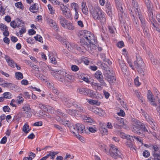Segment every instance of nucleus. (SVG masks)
Segmentation results:
<instances>
[{
    "instance_id": "2",
    "label": "nucleus",
    "mask_w": 160,
    "mask_h": 160,
    "mask_svg": "<svg viewBox=\"0 0 160 160\" xmlns=\"http://www.w3.org/2000/svg\"><path fill=\"white\" fill-rule=\"evenodd\" d=\"M132 131L142 136H144L148 132L145 125L139 120L133 118L132 120Z\"/></svg>"
},
{
    "instance_id": "43",
    "label": "nucleus",
    "mask_w": 160,
    "mask_h": 160,
    "mask_svg": "<svg viewBox=\"0 0 160 160\" xmlns=\"http://www.w3.org/2000/svg\"><path fill=\"white\" fill-rule=\"evenodd\" d=\"M48 97L51 98L52 100L57 102L58 101V97L55 95H54L52 94H50L48 95Z\"/></svg>"
},
{
    "instance_id": "48",
    "label": "nucleus",
    "mask_w": 160,
    "mask_h": 160,
    "mask_svg": "<svg viewBox=\"0 0 160 160\" xmlns=\"http://www.w3.org/2000/svg\"><path fill=\"white\" fill-rule=\"evenodd\" d=\"M4 98L7 99L11 98V95L9 92H5L3 94Z\"/></svg>"
},
{
    "instance_id": "44",
    "label": "nucleus",
    "mask_w": 160,
    "mask_h": 160,
    "mask_svg": "<svg viewBox=\"0 0 160 160\" xmlns=\"http://www.w3.org/2000/svg\"><path fill=\"white\" fill-rule=\"evenodd\" d=\"M34 38L36 41L41 42H43V41L42 40V38L40 35L37 34L36 36L34 37Z\"/></svg>"
},
{
    "instance_id": "7",
    "label": "nucleus",
    "mask_w": 160,
    "mask_h": 160,
    "mask_svg": "<svg viewBox=\"0 0 160 160\" xmlns=\"http://www.w3.org/2000/svg\"><path fill=\"white\" fill-rule=\"evenodd\" d=\"M136 61L134 62V68L138 69L139 68L144 67L145 64L139 55H136Z\"/></svg>"
},
{
    "instance_id": "6",
    "label": "nucleus",
    "mask_w": 160,
    "mask_h": 160,
    "mask_svg": "<svg viewBox=\"0 0 160 160\" xmlns=\"http://www.w3.org/2000/svg\"><path fill=\"white\" fill-rule=\"evenodd\" d=\"M141 23V26L143 30V32L145 37L149 38L150 37V34L149 33V30L145 22V19L143 17H139Z\"/></svg>"
},
{
    "instance_id": "21",
    "label": "nucleus",
    "mask_w": 160,
    "mask_h": 160,
    "mask_svg": "<svg viewBox=\"0 0 160 160\" xmlns=\"http://www.w3.org/2000/svg\"><path fill=\"white\" fill-rule=\"evenodd\" d=\"M69 128L71 132L78 137V132L76 128V125H75V126H70L69 127Z\"/></svg>"
},
{
    "instance_id": "31",
    "label": "nucleus",
    "mask_w": 160,
    "mask_h": 160,
    "mask_svg": "<svg viewBox=\"0 0 160 160\" xmlns=\"http://www.w3.org/2000/svg\"><path fill=\"white\" fill-rule=\"evenodd\" d=\"M89 110L94 112L95 113L98 114V115L100 116V112H99V109H97L95 107H90L89 108Z\"/></svg>"
},
{
    "instance_id": "61",
    "label": "nucleus",
    "mask_w": 160,
    "mask_h": 160,
    "mask_svg": "<svg viewBox=\"0 0 160 160\" xmlns=\"http://www.w3.org/2000/svg\"><path fill=\"white\" fill-rule=\"evenodd\" d=\"M134 82L135 84L137 86H139L141 84L140 83L139 81L138 77H137L134 79Z\"/></svg>"
},
{
    "instance_id": "42",
    "label": "nucleus",
    "mask_w": 160,
    "mask_h": 160,
    "mask_svg": "<svg viewBox=\"0 0 160 160\" xmlns=\"http://www.w3.org/2000/svg\"><path fill=\"white\" fill-rule=\"evenodd\" d=\"M146 119L151 125L152 126L153 125L154 126H155L154 123V120L150 117L149 116H148V117L147 118V119Z\"/></svg>"
},
{
    "instance_id": "5",
    "label": "nucleus",
    "mask_w": 160,
    "mask_h": 160,
    "mask_svg": "<svg viewBox=\"0 0 160 160\" xmlns=\"http://www.w3.org/2000/svg\"><path fill=\"white\" fill-rule=\"evenodd\" d=\"M104 75L110 84L116 81V78L114 75V73H113L112 70L108 71V72H104Z\"/></svg>"
},
{
    "instance_id": "1",
    "label": "nucleus",
    "mask_w": 160,
    "mask_h": 160,
    "mask_svg": "<svg viewBox=\"0 0 160 160\" xmlns=\"http://www.w3.org/2000/svg\"><path fill=\"white\" fill-rule=\"evenodd\" d=\"M81 34L82 37L81 39L80 42L85 49L89 50V48L91 50L92 49H97L98 47L95 45L97 42L96 39L93 34L86 30L83 31Z\"/></svg>"
},
{
    "instance_id": "39",
    "label": "nucleus",
    "mask_w": 160,
    "mask_h": 160,
    "mask_svg": "<svg viewBox=\"0 0 160 160\" xmlns=\"http://www.w3.org/2000/svg\"><path fill=\"white\" fill-rule=\"evenodd\" d=\"M29 128V126L28 125L26 124H25L23 126L22 128L23 131L26 133H28L30 131Z\"/></svg>"
},
{
    "instance_id": "57",
    "label": "nucleus",
    "mask_w": 160,
    "mask_h": 160,
    "mask_svg": "<svg viewBox=\"0 0 160 160\" xmlns=\"http://www.w3.org/2000/svg\"><path fill=\"white\" fill-rule=\"evenodd\" d=\"M61 123L65 125L66 127H69V126H70L69 125V121L63 120H62V122Z\"/></svg>"
},
{
    "instance_id": "41",
    "label": "nucleus",
    "mask_w": 160,
    "mask_h": 160,
    "mask_svg": "<svg viewBox=\"0 0 160 160\" xmlns=\"http://www.w3.org/2000/svg\"><path fill=\"white\" fill-rule=\"evenodd\" d=\"M16 78L18 80H20L23 78V75L21 72H17L15 73Z\"/></svg>"
},
{
    "instance_id": "18",
    "label": "nucleus",
    "mask_w": 160,
    "mask_h": 160,
    "mask_svg": "<svg viewBox=\"0 0 160 160\" xmlns=\"http://www.w3.org/2000/svg\"><path fill=\"white\" fill-rule=\"evenodd\" d=\"M106 11L108 15L111 16L112 15V8L110 2H107L105 5Z\"/></svg>"
},
{
    "instance_id": "24",
    "label": "nucleus",
    "mask_w": 160,
    "mask_h": 160,
    "mask_svg": "<svg viewBox=\"0 0 160 160\" xmlns=\"http://www.w3.org/2000/svg\"><path fill=\"white\" fill-rule=\"evenodd\" d=\"M101 68L104 70V72H108V71H110L109 68V66H108L107 63H105V62L102 63L101 65Z\"/></svg>"
},
{
    "instance_id": "62",
    "label": "nucleus",
    "mask_w": 160,
    "mask_h": 160,
    "mask_svg": "<svg viewBox=\"0 0 160 160\" xmlns=\"http://www.w3.org/2000/svg\"><path fill=\"white\" fill-rule=\"evenodd\" d=\"M136 95L138 98L142 102H143V98L142 96H141V93L140 92H137L136 93Z\"/></svg>"
},
{
    "instance_id": "14",
    "label": "nucleus",
    "mask_w": 160,
    "mask_h": 160,
    "mask_svg": "<svg viewBox=\"0 0 160 160\" xmlns=\"http://www.w3.org/2000/svg\"><path fill=\"white\" fill-rule=\"evenodd\" d=\"M15 20L12 21L10 22V26L13 28H15L17 27L19 28L21 27L20 23H22V21L19 18H17ZM19 29H20L19 28Z\"/></svg>"
},
{
    "instance_id": "8",
    "label": "nucleus",
    "mask_w": 160,
    "mask_h": 160,
    "mask_svg": "<svg viewBox=\"0 0 160 160\" xmlns=\"http://www.w3.org/2000/svg\"><path fill=\"white\" fill-rule=\"evenodd\" d=\"M132 4L133 6V8L134 11L135 12L137 16H138L139 18V17H143L141 14L140 9L139 7L138 2L136 0H132Z\"/></svg>"
},
{
    "instance_id": "64",
    "label": "nucleus",
    "mask_w": 160,
    "mask_h": 160,
    "mask_svg": "<svg viewBox=\"0 0 160 160\" xmlns=\"http://www.w3.org/2000/svg\"><path fill=\"white\" fill-rule=\"evenodd\" d=\"M0 28L2 30L4 31L6 30V28H8V27L4 24L2 23L0 24Z\"/></svg>"
},
{
    "instance_id": "15",
    "label": "nucleus",
    "mask_w": 160,
    "mask_h": 160,
    "mask_svg": "<svg viewBox=\"0 0 160 160\" xmlns=\"http://www.w3.org/2000/svg\"><path fill=\"white\" fill-rule=\"evenodd\" d=\"M147 98L148 100L150 102L151 104L153 106H156V104L155 102V98L154 96L152 95L150 90H148L147 94Z\"/></svg>"
},
{
    "instance_id": "51",
    "label": "nucleus",
    "mask_w": 160,
    "mask_h": 160,
    "mask_svg": "<svg viewBox=\"0 0 160 160\" xmlns=\"http://www.w3.org/2000/svg\"><path fill=\"white\" fill-rule=\"evenodd\" d=\"M132 16H133L132 20L133 24L135 26L137 27L138 25V21L136 19L135 16L134 15L132 14Z\"/></svg>"
},
{
    "instance_id": "60",
    "label": "nucleus",
    "mask_w": 160,
    "mask_h": 160,
    "mask_svg": "<svg viewBox=\"0 0 160 160\" xmlns=\"http://www.w3.org/2000/svg\"><path fill=\"white\" fill-rule=\"evenodd\" d=\"M124 46V42L122 41L118 42L117 44V46L119 48H122Z\"/></svg>"
},
{
    "instance_id": "54",
    "label": "nucleus",
    "mask_w": 160,
    "mask_h": 160,
    "mask_svg": "<svg viewBox=\"0 0 160 160\" xmlns=\"http://www.w3.org/2000/svg\"><path fill=\"white\" fill-rule=\"evenodd\" d=\"M27 42L28 43L33 44L34 43L35 41L33 38H29L27 39Z\"/></svg>"
},
{
    "instance_id": "38",
    "label": "nucleus",
    "mask_w": 160,
    "mask_h": 160,
    "mask_svg": "<svg viewBox=\"0 0 160 160\" xmlns=\"http://www.w3.org/2000/svg\"><path fill=\"white\" fill-rule=\"evenodd\" d=\"M72 14L70 10L68 8L66 10V11L64 12V15L68 18H71Z\"/></svg>"
},
{
    "instance_id": "28",
    "label": "nucleus",
    "mask_w": 160,
    "mask_h": 160,
    "mask_svg": "<svg viewBox=\"0 0 160 160\" xmlns=\"http://www.w3.org/2000/svg\"><path fill=\"white\" fill-rule=\"evenodd\" d=\"M63 28L70 30H72L75 29V27L73 25L72 23L71 22L68 23V22L66 25L65 27Z\"/></svg>"
},
{
    "instance_id": "40",
    "label": "nucleus",
    "mask_w": 160,
    "mask_h": 160,
    "mask_svg": "<svg viewBox=\"0 0 160 160\" xmlns=\"http://www.w3.org/2000/svg\"><path fill=\"white\" fill-rule=\"evenodd\" d=\"M77 108L78 109V111L84 113L86 112V110L84 107L80 105H78V106H77Z\"/></svg>"
},
{
    "instance_id": "36",
    "label": "nucleus",
    "mask_w": 160,
    "mask_h": 160,
    "mask_svg": "<svg viewBox=\"0 0 160 160\" xmlns=\"http://www.w3.org/2000/svg\"><path fill=\"white\" fill-rule=\"evenodd\" d=\"M22 111H24L25 112H28L29 111H31V108L30 105L28 104H25L24 107L22 108Z\"/></svg>"
},
{
    "instance_id": "20",
    "label": "nucleus",
    "mask_w": 160,
    "mask_h": 160,
    "mask_svg": "<svg viewBox=\"0 0 160 160\" xmlns=\"http://www.w3.org/2000/svg\"><path fill=\"white\" fill-rule=\"evenodd\" d=\"M5 58L9 66L12 68H15L14 65L16 63L12 60L11 59L10 57L8 56H6Z\"/></svg>"
},
{
    "instance_id": "16",
    "label": "nucleus",
    "mask_w": 160,
    "mask_h": 160,
    "mask_svg": "<svg viewBox=\"0 0 160 160\" xmlns=\"http://www.w3.org/2000/svg\"><path fill=\"white\" fill-rule=\"evenodd\" d=\"M76 125L78 133H82L86 132V130L85 129V126L83 124L80 123H78L76 124Z\"/></svg>"
},
{
    "instance_id": "50",
    "label": "nucleus",
    "mask_w": 160,
    "mask_h": 160,
    "mask_svg": "<svg viewBox=\"0 0 160 160\" xmlns=\"http://www.w3.org/2000/svg\"><path fill=\"white\" fill-rule=\"evenodd\" d=\"M127 62L129 64V66L131 68L132 70H134L135 69V68H134V66H133L132 65V62L131 60L130 59H127Z\"/></svg>"
},
{
    "instance_id": "17",
    "label": "nucleus",
    "mask_w": 160,
    "mask_h": 160,
    "mask_svg": "<svg viewBox=\"0 0 160 160\" xmlns=\"http://www.w3.org/2000/svg\"><path fill=\"white\" fill-rule=\"evenodd\" d=\"M58 20L63 27H65V26L68 22L65 18L62 16H59L58 17Z\"/></svg>"
},
{
    "instance_id": "59",
    "label": "nucleus",
    "mask_w": 160,
    "mask_h": 160,
    "mask_svg": "<svg viewBox=\"0 0 160 160\" xmlns=\"http://www.w3.org/2000/svg\"><path fill=\"white\" fill-rule=\"evenodd\" d=\"M49 22L51 27H55L57 26V24L52 19L50 20L49 21Z\"/></svg>"
},
{
    "instance_id": "25",
    "label": "nucleus",
    "mask_w": 160,
    "mask_h": 160,
    "mask_svg": "<svg viewBox=\"0 0 160 160\" xmlns=\"http://www.w3.org/2000/svg\"><path fill=\"white\" fill-rule=\"evenodd\" d=\"M85 95L90 97L96 95L95 93L92 90L87 89Z\"/></svg>"
},
{
    "instance_id": "35",
    "label": "nucleus",
    "mask_w": 160,
    "mask_h": 160,
    "mask_svg": "<svg viewBox=\"0 0 160 160\" xmlns=\"http://www.w3.org/2000/svg\"><path fill=\"white\" fill-rule=\"evenodd\" d=\"M138 72L141 75L144 76V71L145 70V66L143 67H142L141 68H138V69H136Z\"/></svg>"
},
{
    "instance_id": "32",
    "label": "nucleus",
    "mask_w": 160,
    "mask_h": 160,
    "mask_svg": "<svg viewBox=\"0 0 160 160\" xmlns=\"http://www.w3.org/2000/svg\"><path fill=\"white\" fill-rule=\"evenodd\" d=\"M72 78V76L67 74L66 73V75H65V81L67 84V85L69 84V82H70L69 80H71Z\"/></svg>"
},
{
    "instance_id": "10",
    "label": "nucleus",
    "mask_w": 160,
    "mask_h": 160,
    "mask_svg": "<svg viewBox=\"0 0 160 160\" xmlns=\"http://www.w3.org/2000/svg\"><path fill=\"white\" fill-rule=\"evenodd\" d=\"M56 72H57V78H58V80L62 82L66 85H67V84L65 82V75H66V72L61 71H57Z\"/></svg>"
},
{
    "instance_id": "45",
    "label": "nucleus",
    "mask_w": 160,
    "mask_h": 160,
    "mask_svg": "<svg viewBox=\"0 0 160 160\" xmlns=\"http://www.w3.org/2000/svg\"><path fill=\"white\" fill-rule=\"evenodd\" d=\"M72 99H70L66 101L65 103V105L68 107H71L72 106Z\"/></svg>"
},
{
    "instance_id": "49",
    "label": "nucleus",
    "mask_w": 160,
    "mask_h": 160,
    "mask_svg": "<svg viewBox=\"0 0 160 160\" xmlns=\"http://www.w3.org/2000/svg\"><path fill=\"white\" fill-rule=\"evenodd\" d=\"M126 145L127 147H129L131 149H135L134 147L133 144L131 142L129 141L128 142H127V144H126Z\"/></svg>"
},
{
    "instance_id": "22",
    "label": "nucleus",
    "mask_w": 160,
    "mask_h": 160,
    "mask_svg": "<svg viewBox=\"0 0 160 160\" xmlns=\"http://www.w3.org/2000/svg\"><path fill=\"white\" fill-rule=\"evenodd\" d=\"M48 56L49 58L51 60V62L53 64H56L57 63V61L53 54L52 52L50 53Z\"/></svg>"
},
{
    "instance_id": "63",
    "label": "nucleus",
    "mask_w": 160,
    "mask_h": 160,
    "mask_svg": "<svg viewBox=\"0 0 160 160\" xmlns=\"http://www.w3.org/2000/svg\"><path fill=\"white\" fill-rule=\"evenodd\" d=\"M108 31L110 33H113L114 32V28L113 27L109 26L108 27Z\"/></svg>"
},
{
    "instance_id": "12",
    "label": "nucleus",
    "mask_w": 160,
    "mask_h": 160,
    "mask_svg": "<svg viewBox=\"0 0 160 160\" xmlns=\"http://www.w3.org/2000/svg\"><path fill=\"white\" fill-rule=\"evenodd\" d=\"M94 76L100 83H102V84H104V83H105L103 79L102 73L100 71L98 70L95 73Z\"/></svg>"
},
{
    "instance_id": "34",
    "label": "nucleus",
    "mask_w": 160,
    "mask_h": 160,
    "mask_svg": "<svg viewBox=\"0 0 160 160\" xmlns=\"http://www.w3.org/2000/svg\"><path fill=\"white\" fill-rule=\"evenodd\" d=\"M114 117L116 118V119L117 120V122H118V124H121V125H124V119L122 118H121L119 117H117L115 116H114Z\"/></svg>"
},
{
    "instance_id": "29",
    "label": "nucleus",
    "mask_w": 160,
    "mask_h": 160,
    "mask_svg": "<svg viewBox=\"0 0 160 160\" xmlns=\"http://www.w3.org/2000/svg\"><path fill=\"white\" fill-rule=\"evenodd\" d=\"M88 102L90 104L94 105H99L100 104V102L98 100H94L92 99H89L88 100Z\"/></svg>"
},
{
    "instance_id": "13",
    "label": "nucleus",
    "mask_w": 160,
    "mask_h": 160,
    "mask_svg": "<svg viewBox=\"0 0 160 160\" xmlns=\"http://www.w3.org/2000/svg\"><path fill=\"white\" fill-rule=\"evenodd\" d=\"M118 62L122 72L123 73L126 74L128 72L127 68L124 61L122 59H118Z\"/></svg>"
},
{
    "instance_id": "27",
    "label": "nucleus",
    "mask_w": 160,
    "mask_h": 160,
    "mask_svg": "<svg viewBox=\"0 0 160 160\" xmlns=\"http://www.w3.org/2000/svg\"><path fill=\"white\" fill-rule=\"evenodd\" d=\"M1 85L2 87H7L8 88H10V89H12L13 87H14V85L12 83L10 82H4Z\"/></svg>"
},
{
    "instance_id": "58",
    "label": "nucleus",
    "mask_w": 160,
    "mask_h": 160,
    "mask_svg": "<svg viewBox=\"0 0 160 160\" xmlns=\"http://www.w3.org/2000/svg\"><path fill=\"white\" fill-rule=\"evenodd\" d=\"M52 88V90L53 92L56 94V95H58L59 93V92L58 90L54 87H52V88Z\"/></svg>"
},
{
    "instance_id": "47",
    "label": "nucleus",
    "mask_w": 160,
    "mask_h": 160,
    "mask_svg": "<svg viewBox=\"0 0 160 160\" xmlns=\"http://www.w3.org/2000/svg\"><path fill=\"white\" fill-rule=\"evenodd\" d=\"M15 6L18 8H20L21 9H23V6L22 3L21 2H18L15 3Z\"/></svg>"
},
{
    "instance_id": "53",
    "label": "nucleus",
    "mask_w": 160,
    "mask_h": 160,
    "mask_svg": "<svg viewBox=\"0 0 160 160\" xmlns=\"http://www.w3.org/2000/svg\"><path fill=\"white\" fill-rule=\"evenodd\" d=\"M71 70L74 72L77 71L79 69V68L76 65H72L71 66Z\"/></svg>"
},
{
    "instance_id": "19",
    "label": "nucleus",
    "mask_w": 160,
    "mask_h": 160,
    "mask_svg": "<svg viewBox=\"0 0 160 160\" xmlns=\"http://www.w3.org/2000/svg\"><path fill=\"white\" fill-rule=\"evenodd\" d=\"M145 3L148 12L150 13H152V12L153 8L152 4L148 0H146Z\"/></svg>"
},
{
    "instance_id": "23",
    "label": "nucleus",
    "mask_w": 160,
    "mask_h": 160,
    "mask_svg": "<svg viewBox=\"0 0 160 160\" xmlns=\"http://www.w3.org/2000/svg\"><path fill=\"white\" fill-rule=\"evenodd\" d=\"M37 4L35 3L33 5L31 6L29 8L30 11L33 13L37 12L38 9V7H37Z\"/></svg>"
},
{
    "instance_id": "56",
    "label": "nucleus",
    "mask_w": 160,
    "mask_h": 160,
    "mask_svg": "<svg viewBox=\"0 0 160 160\" xmlns=\"http://www.w3.org/2000/svg\"><path fill=\"white\" fill-rule=\"evenodd\" d=\"M3 110L5 112H9L11 110L10 108L8 106H4L3 108Z\"/></svg>"
},
{
    "instance_id": "37",
    "label": "nucleus",
    "mask_w": 160,
    "mask_h": 160,
    "mask_svg": "<svg viewBox=\"0 0 160 160\" xmlns=\"http://www.w3.org/2000/svg\"><path fill=\"white\" fill-rule=\"evenodd\" d=\"M149 147L151 149L154 150L155 152H157L159 150V146L156 144H150Z\"/></svg>"
},
{
    "instance_id": "11",
    "label": "nucleus",
    "mask_w": 160,
    "mask_h": 160,
    "mask_svg": "<svg viewBox=\"0 0 160 160\" xmlns=\"http://www.w3.org/2000/svg\"><path fill=\"white\" fill-rule=\"evenodd\" d=\"M90 84L92 87V88L96 90H101L102 88L101 87L102 86H106L107 85V84L106 83H104V84H102V83H98L94 82H91Z\"/></svg>"
},
{
    "instance_id": "30",
    "label": "nucleus",
    "mask_w": 160,
    "mask_h": 160,
    "mask_svg": "<svg viewBox=\"0 0 160 160\" xmlns=\"http://www.w3.org/2000/svg\"><path fill=\"white\" fill-rule=\"evenodd\" d=\"M24 24L23 22L22 23H20L21 27V28L19 31V33L20 35H22L26 32V28H25Z\"/></svg>"
},
{
    "instance_id": "46",
    "label": "nucleus",
    "mask_w": 160,
    "mask_h": 160,
    "mask_svg": "<svg viewBox=\"0 0 160 160\" xmlns=\"http://www.w3.org/2000/svg\"><path fill=\"white\" fill-rule=\"evenodd\" d=\"M67 112L70 115H73L75 113L77 112V110L73 109H68L66 110Z\"/></svg>"
},
{
    "instance_id": "55",
    "label": "nucleus",
    "mask_w": 160,
    "mask_h": 160,
    "mask_svg": "<svg viewBox=\"0 0 160 160\" xmlns=\"http://www.w3.org/2000/svg\"><path fill=\"white\" fill-rule=\"evenodd\" d=\"M88 130L89 131L92 133H94L95 132L97 131V129L96 128L94 127H90L88 128Z\"/></svg>"
},
{
    "instance_id": "3",
    "label": "nucleus",
    "mask_w": 160,
    "mask_h": 160,
    "mask_svg": "<svg viewBox=\"0 0 160 160\" xmlns=\"http://www.w3.org/2000/svg\"><path fill=\"white\" fill-rule=\"evenodd\" d=\"M90 12L94 19L96 20H99L103 23L105 22L106 19L104 14L102 10L98 8H92L89 10Z\"/></svg>"
},
{
    "instance_id": "4",
    "label": "nucleus",
    "mask_w": 160,
    "mask_h": 160,
    "mask_svg": "<svg viewBox=\"0 0 160 160\" xmlns=\"http://www.w3.org/2000/svg\"><path fill=\"white\" fill-rule=\"evenodd\" d=\"M109 153L113 158L117 159L118 158H122V154L118 150L117 147L113 144L110 145Z\"/></svg>"
},
{
    "instance_id": "9",
    "label": "nucleus",
    "mask_w": 160,
    "mask_h": 160,
    "mask_svg": "<svg viewBox=\"0 0 160 160\" xmlns=\"http://www.w3.org/2000/svg\"><path fill=\"white\" fill-rule=\"evenodd\" d=\"M115 2L118 11L119 16L121 17L122 20L124 19L125 14L123 13V8L122 5L119 3L118 0H115Z\"/></svg>"
},
{
    "instance_id": "26",
    "label": "nucleus",
    "mask_w": 160,
    "mask_h": 160,
    "mask_svg": "<svg viewBox=\"0 0 160 160\" xmlns=\"http://www.w3.org/2000/svg\"><path fill=\"white\" fill-rule=\"evenodd\" d=\"M82 11L84 14L85 15L88 14V8L86 4L83 3H82Z\"/></svg>"
},
{
    "instance_id": "52",
    "label": "nucleus",
    "mask_w": 160,
    "mask_h": 160,
    "mask_svg": "<svg viewBox=\"0 0 160 160\" xmlns=\"http://www.w3.org/2000/svg\"><path fill=\"white\" fill-rule=\"evenodd\" d=\"M150 155V153L148 150H145L143 152V155L145 158L148 157Z\"/></svg>"
},
{
    "instance_id": "33",
    "label": "nucleus",
    "mask_w": 160,
    "mask_h": 160,
    "mask_svg": "<svg viewBox=\"0 0 160 160\" xmlns=\"http://www.w3.org/2000/svg\"><path fill=\"white\" fill-rule=\"evenodd\" d=\"M87 89L86 88H81L78 89L77 91L80 94L85 95Z\"/></svg>"
}]
</instances>
